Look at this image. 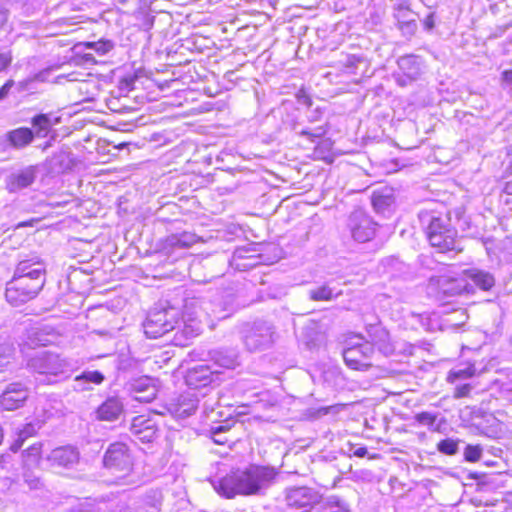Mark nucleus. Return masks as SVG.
<instances>
[{"instance_id": "1", "label": "nucleus", "mask_w": 512, "mask_h": 512, "mask_svg": "<svg viewBox=\"0 0 512 512\" xmlns=\"http://www.w3.org/2000/svg\"><path fill=\"white\" fill-rule=\"evenodd\" d=\"M276 475L272 467L251 465L245 470L231 471L213 485L220 495L233 498L236 495L256 494L268 488Z\"/></svg>"}, {"instance_id": "2", "label": "nucleus", "mask_w": 512, "mask_h": 512, "mask_svg": "<svg viewBox=\"0 0 512 512\" xmlns=\"http://www.w3.org/2000/svg\"><path fill=\"white\" fill-rule=\"evenodd\" d=\"M28 366L36 373L37 381L42 384H54L70 377L77 368V362L51 352H42L32 357Z\"/></svg>"}, {"instance_id": "3", "label": "nucleus", "mask_w": 512, "mask_h": 512, "mask_svg": "<svg viewBox=\"0 0 512 512\" xmlns=\"http://www.w3.org/2000/svg\"><path fill=\"white\" fill-rule=\"evenodd\" d=\"M420 220L426 226V235L431 246L439 252L461 251L456 240V230L450 226L449 219L430 212H421Z\"/></svg>"}, {"instance_id": "4", "label": "nucleus", "mask_w": 512, "mask_h": 512, "mask_svg": "<svg viewBox=\"0 0 512 512\" xmlns=\"http://www.w3.org/2000/svg\"><path fill=\"white\" fill-rule=\"evenodd\" d=\"M179 321V310L175 307L154 309L149 312L144 324V333L149 338H159L173 330Z\"/></svg>"}, {"instance_id": "5", "label": "nucleus", "mask_w": 512, "mask_h": 512, "mask_svg": "<svg viewBox=\"0 0 512 512\" xmlns=\"http://www.w3.org/2000/svg\"><path fill=\"white\" fill-rule=\"evenodd\" d=\"M44 285L43 282L13 274L12 279L6 283L5 298L11 305L20 306L36 298Z\"/></svg>"}, {"instance_id": "6", "label": "nucleus", "mask_w": 512, "mask_h": 512, "mask_svg": "<svg viewBox=\"0 0 512 512\" xmlns=\"http://www.w3.org/2000/svg\"><path fill=\"white\" fill-rule=\"evenodd\" d=\"M373 353L374 349L369 341L354 336L343 350V359L349 368L366 371L371 367L370 359Z\"/></svg>"}, {"instance_id": "7", "label": "nucleus", "mask_w": 512, "mask_h": 512, "mask_svg": "<svg viewBox=\"0 0 512 512\" xmlns=\"http://www.w3.org/2000/svg\"><path fill=\"white\" fill-rule=\"evenodd\" d=\"M243 341L250 351H259L271 347L275 341V330L266 321H256L247 325L243 332Z\"/></svg>"}, {"instance_id": "8", "label": "nucleus", "mask_w": 512, "mask_h": 512, "mask_svg": "<svg viewBox=\"0 0 512 512\" xmlns=\"http://www.w3.org/2000/svg\"><path fill=\"white\" fill-rule=\"evenodd\" d=\"M348 227L354 240L367 242L376 231V223L361 209H356L349 215Z\"/></svg>"}, {"instance_id": "9", "label": "nucleus", "mask_w": 512, "mask_h": 512, "mask_svg": "<svg viewBox=\"0 0 512 512\" xmlns=\"http://www.w3.org/2000/svg\"><path fill=\"white\" fill-rule=\"evenodd\" d=\"M104 465L116 472H129L132 469V457L126 444L112 443L104 456Z\"/></svg>"}, {"instance_id": "10", "label": "nucleus", "mask_w": 512, "mask_h": 512, "mask_svg": "<svg viewBox=\"0 0 512 512\" xmlns=\"http://www.w3.org/2000/svg\"><path fill=\"white\" fill-rule=\"evenodd\" d=\"M430 284L437 287L446 296L470 294L473 292V287L466 282V279L454 278L448 275L432 277Z\"/></svg>"}, {"instance_id": "11", "label": "nucleus", "mask_w": 512, "mask_h": 512, "mask_svg": "<svg viewBox=\"0 0 512 512\" xmlns=\"http://www.w3.org/2000/svg\"><path fill=\"white\" fill-rule=\"evenodd\" d=\"M398 67L402 75L396 77V82L400 86H406L412 81L418 79L422 73L423 61L419 56L405 55L398 59Z\"/></svg>"}, {"instance_id": "12", "label": "nucleus", "mask_w": 512, "mask_h": 512, "mask_svg": "<svg viewBox=\"0 0 512 512\" xmlns=\"http://www.w3.org/2000/svg\"><path fill=\"white\" fill-rule=\"evenodd\" d=\"M29 397L28 389L21 383H11L0 395V406L7 411L16 410L24 405Z\"/></svg>"}, {"instance_id": "13", "label": "nucleus", "mask_w": 512, "mask_h": 512, "mask_svg": "<svg viewBox=\"0 0 512 512\" xmlns=\"http://www.w3.org/2000/svg\"><path fill=\"white\" fill-rule=\"evenodd\" d=\"M45 272V265L40 258L32 256L19 261L14 270V275L45 283Z\"/></svg>"}, {"instance_id": "14", "label": "nucleus", "mask_w": 512, "mask_h": 512, "mask_svg": "<svg viewBox=\"0 0 512 512\" xmlns=\"http://www.w3.org/2000/svg\"><path fill=\"white\" fill-rule=\"evenodd\" d=\"M198 406V398L194 392H185L169 403V411L176 418L184 419L192 415Z\"/></svg>"}, {"instance_id": "15", "label": "nucleus", "mask_w": 512, "mask_h": 512, "mask_svg": "<svg viewBox=\"0 0 512 512\" xmlns=\"http://www.w3.org/2000/svg\"><path fill=\"white\" fill-rule=\"evenodd\" d=\"M218 378V372L212 371L208 365H197L186 375V383L194 388L206 387Z\"/></svg>"}, {"instance_id": "16", "label": "nucleus", "mask_w": 512, "mask_h": 512, "mask_svg": "<svg viewBox=\"0 0 512 512\" xmlns=\"http://www.w3.org/2000/svg\"><path fill=\"white\" fill-rule=\"evenodd\" d=\"M36 178V168L28 166L24 169L11 173L6 178V188L10 193L29 187Z\"/></svg>"}, {"instance_id": "17", "label": "nucleus", "mask_w": 512, "mask_h": 512, "mask_svg": "<svg viewBox=\"0 0 512 512\" xmlns=\"http://www.w3.org/2000/svg\"><path fill=\"white\" fill-rule=\"evenodd\" d=\"M319 494L312 488L296 487L291 489L286 497L290 507L303 508L319 501Z\"/></svg>"}, {"instance_id": "18", "label": "nucleus", "mask_w": 512, "mask_h": 512, "mask_svg": "<svg viewBox=\"0 0 512 512\" xmlns=\"http://www.w3.org/2000/svg\"><path fill=\"white\" fill-rule=\"evenodd\" d=\"M369 341L373 348L377 347L380 353L390 356L395 352V344L391 340L390 333L384 327L376 325L372 326L369 331Z\"/></svg>"}, {"instance_id": "19", "label": "nucleus", "mask_w": 512, "mask_h": 512, "mask_svg": "<svg viewBox=\"0 0 512 512\" xmlns=\"http://www.w3.org/2000/svg\"><path fill=\"white\" fill-rule=\"evenodd\" d=\"M48 461L52 466L71 468L79 461V452L72 446L58 447L51 451Z\"/></svg>"}, {"instance_id": "20", "label": "nucleus", "mask_w": 512, "mask_h": 512, "mask_svg": "<svg viewBox=\"0 0 512 512\" xmlns=\"http://www.w3.org/2000/svg\"><path fill=\"white\" fill-rule=\"evenodd\" d=\"M124 411V404L117 396L108 397L96 410V418L101 421H115Z\"/></svg>"}, {"instance_id": "21", "label": "nucleus", "mask_w": 512, "mask_h": 512, "mask_svg": "<svg viewBox=\"0 0 512 512\" xmlns=\"http://www.w3.org/2000/svg\"><path fill=\"white\" fill-rule=\"evenodd\" d=\"M463 275L465 279L471 280L475 286L483 291H489L495 285V278L488 271L471 268L464 270Z\"/></svg>"}, {"instance_id": "22", "label": "nucleus", "mask_w": 512, "mask_h": 512, "mask_svg": "<svg viewBox=\"0 0 512 512\" xmlns=\"http://www.w3.org/2000/svg\"><path fill=\"white\" fill-rule=\"evenodd\" d=\"M199 237L192 233L184 231L182 233L172 234L165 238L164 249H182L188 248L193 244L197 243Z\"/></svg>"}, {"instance_id": "23", "label": "nucleus", "mask_w": 512, "mask_h": 512, "mask_svg": "<svg viewBox=\"0 0 512 512\" xmlns=\"http://www.w3.org/2000/svg\"><path fill=\"white\" fill-rule=\"evenodd\" d=\"M33 138L32 130L25 127L17 128L7 134L8 141L16 148L27 146L32 142Z\"/></svg>"}, {"instance_id": "24", "label": "nucleus", "mask_w": 512, "mask_h": 512, "mask_svg": "<svg viewBox=\"0 0 512 512\" xmlns=\"http://www.w3.org/2000/svg\"><path fill=\"white\" fill-rule=\"evenodd\" d=\"M341 291H334L329 285L324 284L309 291V298L313 301H330L341 295Z\"/></svg>"}, {"instance_id": "25", "label": "nucleus", "mask_w": 512, "mask_h": 512, "mask_svg": "<svg viewBox=\"0 0 512 512\" xmlns=\"http://www.w3.org/2000/svg\"><path fill=\"white\" fill-rule=\"evenodd\" d=\"M74 381L77 388L87 390L89 388L85 384L93 383L99 385L104 381V375L99 371H84L81 375L76 376Z\"/></svg>"}, {"instance_id": "26", "label": "nucleus", "mask_w": 512, "mask_h": 512, "mask_svg": "<svg viewBox=\"0 0 512 512\" xmlns=\"http://www.w3.org/2000/svg\"><path fill=\"white\" fill-rule=\"evenodd\" d=\"M13 354V344L7 338L0 337V372L4 371L11 363Z\"/></svg>"}, {"instance_id": "27", "label": "nucleus", "mask_w": 512, "mask_h": 512, "mask_svg": "<svg viewBox=\"0 0 512 512\" xmlns=\"http://www.w3.org/2000/svg\"><path fill=\"white\" fill-rule=\"evenodd\" d=\"M41 458V444H33L23 452L24 466L27 468L35 467L39 464Z\"/></svg>"}, {"instance_id": "28", "label": "nucleus", "mask_w": 512, "mask_h": 512, "mask_svg": "<svg viewBox=\"0 0 512 512\" xmlns=\"http://www.w3.org/2000/svg\"><path fill=\"white\" fill-rule=\"evenodd\" d=\"M394 202V198L391 194H384L382 192H374L372 196L373 207L377 211H384L390 207Z\"/></svg>"}, {"instance_id": "29", "label": "nucleus", "mask_w": 512, "mask_h": 512, "mask_svg": "<svg viewBox=\"0 0 512 512\" xmlns=\"http://www.w3.org/2000/svg\"><path fill=\"white\" fill-rule=\"evenodd\" d=\"M32 125L36 128L37 135L44 137L47 135L52 124L48 115L40 114L32 119Z\"/></svg>"}, {"instance_id": "30", "label": "nucleus", "mask_w": 512, "mask_h": 512, "mask_svg": "<svg viewBox=\"0 0 512 512\" xmlns=\"http://www.w3.org/2000/svg\"><path fill=\"white\" fill-rule=\"evenodd\" d=\"M475 367L473 364H467L464 368H455L449 372L448 381L454 382L458 379H467L475 374Z\"/></svg>"}, {"instance_id": "31", "label": "nucleus", "mask_w": 512, "mask_h": 512, "mask_svg": "<svg viewBox=\"0 0 512 512\" xmlns=\"http://www.w3.org/2000/svg\"><path fill=\"white\" fill-rule=\"evenodd\" d=\"M155 422L152 419L147 418L145 415H139L133 418L130 432L133 436L138 435V429L147 430L150 427L154 426Z\"/></svg>"}, {"instance_id": "32", "label": "nucleus", "mask_w": 512, "mask_h": 512, "mask_svg": "<svg viewBox=\"0 0 512 512\" xmlns=\"http://www.w3.org/2000/svg\"><path fill=\"white\" fill-rule=\"evenodd\" d=\"M83 45L86 48L94 50L100 56L107 54L114 47L113 43L110 40H99L96 42H86Z\"/></svg>"}, {"instance_id": "33", "label": "nucleus", "mask_w": 512, "mask_h": 512, "mask_svg": "<svg viewBox=\"0 0 512 512\" xmlns=\"http://www.w3.org/2000/svg\"><path fill=\"white\" fill-rule=\"evenodd\" d=\"M143 502L145 506L159 511L162 504V494L158 490H152L145 495Z\"/></svg>"}, {"instance_id": "34", "label": "nucleus", "mask_w": 512, "mask_h": 512, "mask_svg": "<svg viewBox=\"0 0 512 512\" xmlns=\"http://www.w3.org/2000/svg\"><path fill=\"white\" fill-rule=\"evenodd\" d=\"M459 440L451 438L443 439L437 444L439 452L445 455H455L458 451Z\"/></svg>"}, {"instance_id": "35", "label": "nucleus", "mask_w": 512, "mask_h": 512, "mask_svg": "<svg viewBox=\"0 0 512 512\" xmlns=\"http://www.w3.org/2000/svg\"><path fill=\"white\" fill-rule=\"evenodd\" d=\"M482 455V447L480 445H467L464 450V458L468 462H477Z\"/></svg>"}, {"instance_id": "36", "label": "nucleus", "mask_w": 512, "mask_h": 512, "mask_svg": "<svg viewBox=\"0 0 512 512\" xmlns=\"http://www.w3.org/2000/svg\"><path fill=\"white\" fill-rule=\"evenodd\" d=\"M157 395V389L155 386H148L144 392L142 393H136L134 396L135 400L143 403H150L152 402Z\"/></svg>"}, {"instance_id": "37", "label": "nucleus", "mask_w": 512, "mask_h": 512, "mask_svg": "<svg viewBox=\"0 0 512 512\" xmlns=\"http://www.w3.org/2000/svg\"><path fill=\"white\" fill-rule=\"evenodd\" d=\"M157 435V427L156 424L152 427H150L147 430H140L138 429V435L134 436L136 439L140 440L143 443H150L152 442Z\"/></svg>"}, {"instance_id": "38", "label": "nucleus", "mask_w": 512, "mask_h": 512, "mask_svg": "<svg viewBox=\"0 0 512 512\" xmlns=\"http://www.w3.org/2000/svg\"><path fill=\"white\" fill-rule=\"evenodd\" d=\"M13 61L12 51L5 49L0 51V73L6 72Z\"/></svg>"}, {"instance_id": "39", "label": "nucleus", "mask_w": 512, "mask_h": 512, "mask_svg": "<svg viewBox=\"0 0 512 512\" xmlns=\"http://www.w3.org/2000/svg\"><path fill=\"white\" fill-rule=\"evenodd\" d=\"M415 420L421 425L432 427L436 421V417L429 412H421L415 415Z\"/></svg>"}, {"instance_id": "40", "label": "nucleus", "mask_w": 512, "mask_h": 512, "mask_svg": "<svg viewBox=\"0 0 512 512\" xmlns=\"http://www.w3.org/2000/svg\"><path fill=\"white\" fill-rule=\"evenodd\" d=\"M326 129L323 126L316 127L314 129H303L299 132L302 136H307L311 140L315 138H321L326 134Z\"/></svg>"}, {"instance_id": "41", "label": "nucleus", "mask_w": 512, "mask_h": 512, "mask_svg": "<svg viewBox=\"0 0 512 512\" xmlns=\"http://www.w3.org/2000/svg\"><path fill=\"white\" fill-rule=\"evenodd\" d=\"M412 15L413 13L408 7H406L404 4H400L397 8L395 17L398 20V24H400V21H406L407 19L412 18Z\"/></svg>"}, {"instance_id": "42", "label": "nucleus", "mask_w": 512, "mask_h": 512, "mask_svg": "<svg viewBox=\"0 0 512 512\" xmlns=\"http://www.w3.org/2000/svg\"><path fill=\"white\" fill-rule=\"evenodd\" d=\"M399 28L408 34H413L417 29L415 18H409L406 21H400Z\"/></svg>"}, {"instance_id": "43", "label": "nucleus", "mask_w": 512, "mask_h": 512, "mask_svg": "<svg viewBox=\"0 0 512 512\" xmlns=\"http://www.w3.org/2000/svg\"><path fill=\"white\" fill-rule=\"evenodd\" d=\"M227 431V427L224 426V425H219L215 428L212 429V434H213V440L215 443L217 444H225L228 442V439L227 438H223L221 436V433Z\"/></svg>"}, {"instance_id": "44", "label": "nucleus", "mask_w": 512, "mask_h": 512, "mask_svg": "<svg viewBox=\"0 0 512 512\" xmlns=\"http://www.w3.org/2000/svg\"><path fill=\"white\" fill-rule=\"evenodd\" d=\"M148 386H154L152 383H151V380L146 378V379H139V380H136L133 384H132V387H133V391L135 393H142L145 391V389L148 387Z\"/></svg>"}, {"instance_id": "45", "label": "nucleus", "mask_w": 512, "mask_h": 512, "mask_svg": "<svg viewBox=\"0 0 512 512\" xmlns=\"http://www.w3.org/2000/svg\"><path fill=\"white\" fill-rule=\"evenodd\" d=\"M24 480L30 489H38L41 486L40 478L29 472L24 473Z\"/></svg>"}, {"instance_id": "46", "label": "nucleus", "mask_w": 512, "mask_h": 512, "mask_svg": "<svg viewBox=\"0 0 512 512\" xmlns=\"http://www.w3.org/2000/svg\"><path fill=\"white\" fill-rule=\"evenodd\" d=\"M198 305V301L195 300V299H191L189 301H187L185 303V311H184V314H183V317H188V320L189 321H194V319L196 317H198V312L197 311H194L193 313L191 314H188V309L191 307V308H196Z\"/></svg>"}, {"instance_id": "47", "label": "nucleus", "mask_w": 512, "mask_h": 512, "mask_svg": "<svg viewBox=\"0 0 512 512\" xmlns=\"http://www.w3.org/2000/svg\"><path fill=\"white\" fill-rule=\"evenodd\" d=\"M472 390V386L470 384H463L457 386L454 391V398L459 399L463 397H467Z\"/></svg>"}, {"instance_id": "48", "label": "nucleus", "mask_w": 512, "mask_h": 512, "mask_svg": "<svg viewBox=\"0 0 512 512\" xmlns=\"http://www.w3.org/2000/svg\"><path fill=\"white\" fill-rule=\"evenodd\" d=\"M8 23V10L4 7L3 0H0V30H5Z\"/></svg>"}, {"instance_id": "49", "label": "nucleus", "mask_w": 512, "mask_h": 512, "mask_svg": "<svg viewBox=\"0 0 512 512\" xmlns=\"http://www.w3.org/2000/svg\"><path fill=\"white\" fill-rule=\"evenodd\" d=\"M15 86V82L12 79L7 80L3 86L0 88V101L4 100L8 94L10 93V90L12 87Z\"/></svg>"}, {"instance_id": "50", "label": "nucleus", "mask_w": 512, "mask_h": 512, "mask_svg": "<svg viewBox=\"0 0 512 512\" xmlns=\"http://www.w3.org/2000/svg\"><path fill=\"white\" fill-rule=\"evenodd\" d=\"M26 436H27V434L25 432H21L19 434L18 439L11 445V447H10L11 451L17 452L21 448L22 443Z\"/></svg>"}, {"instance_id": "51", "label": "nucleus", "mask_w": 512, "mask_h": 512, "mask_svg": "<svg viewBox=\"0 0 512 512\" xmlns=\"http://www.w3.org/2000/svg\"><path fill=\"white\" fill-rule=\"evenodd\" d=\"M31 82H32V79H25V80L19 81L18 83H15L16 90L18 92L26 91Z\"/></svg>"}, {"instance_id": "52", "label": "nucleus", "mask_w": 512, "mask_h": 512, "mask_svg": "<svg viewBox=\"0 0 512 512\" xmlns=\"http://www.w3.org/2000/svg\"><path fill=\"white\" fill-rule=\"evenodd\" d=\"M360 62H361V58H359L355 55H350L347 57L346 67L347 68L354 67V66H356L357 63H360Z\"/></svg>"}, {"instance_id": "53", "label": "nucleus", "mask_w": 512, "mask_h": 512, "mask_svg": "<svg viewBox=\"0 0 512 512\" xmlns=\"http://www.w3.org/2000/svg\"><path fill=\"white\" fill-rule=\"evenodd\" d=\"M434 14H429L424 20V26L426 29L431 30L434 27Z\"/></svg>"}, {"instance_id": "54", "label": "nucleus", "mask_w": 512, "mask_h": 512, "mask_svg": "<svg viewBox=\"0 0 512 512\" xmlns=\"http://www.w3.org/2000/svg\"><path fill=\"white\" fill-rule=\"evenodd\" d=\"M502 81L507 84H512V70H505L502 73Z\"/></svg>"}, {"instance_id": "55", "label": "nucleus", "mask_w": 512, "mask_h": 512, "mask_svg": "<svg viewBox=\"0 0 512 512\" xmlns=\"http://www.w3.org/2000/svg\"><path fill=\"white\" fill-rule=\"evenodd\" d=\"M367 453H368V451H367V448H366V447H359V448H357V449L353 452V454H354L356 457H360V458H361V457L366 456V455H367Z\"/></svg>"}, {"instance_id": "56", "label": "nucleus", "mask_w": 512, "mask_h": 512, "mask_svg": "<svg viewBox=\"0 0 512 512\" xmlns=\"http://www.w3.org/2000/svg\"><path fill=\"white\" fill-rule=\"evenodd\" d=\"M221 366L226 367V368H232L234 366V360L230 359V358H226L221 363Z\"/></svg>"}, {"instance_id": "57", "label": "nucleus", "mask_w": 512, "mask_h": 512, "mask_svg": "<svg viewBox=\"0 0 512 512\" xmlns=\"http://www.w3.org/2000/svg\"><path fill=\"white\" fill-rule=\"evenodd\" d=\"M504 191L508 194H512V190H511V184L510 183H506L505 185V188H504Z\"/></svg>"}, {"instance_id": "58", "label": "nucleus", "mask_w": 512, "mask_h": 512, "mask_svg": "<svg viewBox=\"0 0 512 512\" xmlns=\"http://www.w3.org/2000/svg\"><path fill=\"white\" fill-rule=\"evenodd\" d=\"M301 97H303V98H304V101H303L304 103H306V104L310 105V99H309L307 96H300V95H299V99H301Z\"/></svg>"}, {"instance_id": "59", "label": "nucleus", "mask_w": 512, "mask_h": 512, "mask_svg": "<svg viewBox=\"0 0 512 512\" xmlns=\"http://www.w3.org/2000/svg\"><path fill=\"white\" fill-rule=\"evenodd\" d=\"M85 58H86V60H93V59H94V58H93V55H92V54H90V53H86V54H85Z\"/></svg>"}, {"instance_id": "60", "label": "nucleus", "mask_w": 512, "mask_h": 512, "mask_svg": "<svg viewBox=\"0 0 512 512\" xmlns=\"http://www.w3.org/2000/svg\"><path fill=\"white\" fill-rule=\"evenodd\" d=\"M235 257L241 258L242 257V251L241 250H237L236 253H235Z\"/></svg>"}, {"instance_id": "61", "label": "nucleus", "mask_w": 512, "mask_h": 512, "mask_svg": "<svg viewBox=\"0 0 512 512\" xmlns=\"http://www.w3.org/2000/svg\"><path fill=\"white\" fill-rule=\"evenodd\" d=\"M2 441H3V429L0 426V444L2 443Z\"/></svg>"}]
</instances>
